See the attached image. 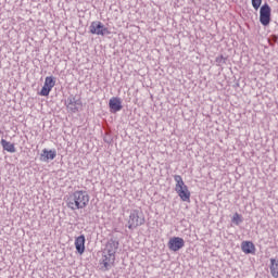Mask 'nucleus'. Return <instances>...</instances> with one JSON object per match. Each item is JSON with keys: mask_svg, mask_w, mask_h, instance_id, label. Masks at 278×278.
<instances>
[{"mask_svg": "<svg viewBox=\"0 0 278 278\" xmlns=\"http://www.w3.org/2000/svg\"><path fill=\"white\" fill-rule=\"evenodd\" d=\"M49 92H51V88L47 85H43L41 91H40V96L41 97H49Z\"/></svg>", "mask_w": 278, "mask_h": 278, "instance_id": "nucleus-16", "label": "nucleus"}, {"mask_svg": "<svg viewBox=\"0 0 278 278\" xmlns=\"http://www.w3.org/2000/svg\"><path fill=\"white\" fill-rule=\"evenodd\" d=\"M90 34H96L97 36H108L110 30L101 22H92L90 25Z\"/></svg>", "mask_w": 278, "mask_h": 278, "instance_id": "nucleus-5", "label": "nucleus"}, {"mask_svg": "<svg viewBox=\"0 0 278 278\" xmlns=\"http://www.w3.org/2000/svg\"><path fill=\"white\" fill-rule=\"evenodd\" d=\"M65 104H66L67 110H68L70 112H73L74 114H75V112H79V106L81 105V104L79 103V101H77V100L75 99V97H73V96H71V97L67 98Z\"/></svg>", "mask_w": 278, "mask_h": 278, "instance_id": "nucleus-7", "label": "nucleus"}, {"mask_svg": "<svg viewBox=\"0 0 278 278\" xmlns=\"http://www.w3.org/2000/svg\"><path fill=\"white\" fill-rule=\"evenodd\" d=\"M115 260L116 255L103 254L102 264L105 270H110V268H112V264H114Z\"/></svg>", "mask_w": 278, "mask_h": 278, "instance_id": "nucleus-11", "label": "nucleus"}, {"mask_svg": "<svg viewBox=\"0 0 278 278\" xmlns=\"http://www.w3.org/2000/svg\"><path fill=\"white\" fill-rule=\"evenodd\" d=\"M1 144L4 151H8L9 153H16V148L14 147V143H11L10 141L2 139Z\"/></svg>", "mask_w": 278, "mask_h": 278, "instance_id": "nucleus-14", "label": "nucleus"}, {"mask_svg": "<svg viewBox=\"0 0 278 278\" xmlns=\"http://www.w3.org/2000/svg\"><path fill=\"white\" fill-rule=\"evenodd\" d=\"M174 179L176 181L175 190L180 197L181 201L189 202L190 201V190H188V186H186V182H184V178L181 176L176 175L174 176Z\"/></svg>", "mask_w": 278, "mask_h": 278, "instance_id": "nucleus-2", "label": "nucleus"}, {"mask_svg": "<svg viewBox=\"0 0 278 278\" xmlns=\"http://www.w3.org/2000/svg\"><path fill=\"white\" fill-rule=\"evenodd\" d=\"M118 250V242L115 240L108 241L103 254L108 255H116V251Z\"/></svg>", "mask_w": 278, "mask_h": 278, "instance_id": "nucleus-8", "label": "nucleus"}, {"mask_svg": "<svg viewBox=\"0 0 278 278\" xmlns=\"http://www.w3.org/2000/svg\"><path fill=\"white\" fill-rule=\"evenodd\" d=\"M45 85L49 86L50 89L52 90L53 87L55 86V80H53V77H46Z\"/></svg>", "mask_w": 278, "mask_h": 278, "instance_id": "nucleus-17", "label": "nucleus"}, {"mask_svg": "<svg viewBox=\"0 0 278 278\" xmlns=\"http://www.w3.org/2000/svg\"><path fill=\"white\" fill-rule=\"evenodd\" d=\"M271 40H273V42H278V36L277 35H273L271 36Z\"/></svg>", "mask_w": 278, "mask_h": 278, "instance_id": "nucleus-20", "label": "nucleus"}, {"mask_svg": "<svg viewBox=\"0 0 278 278\" xmlns=\"http://www.w3.org/2000/svg\"><path fill=\"white\" fill-rule=\"evenodd\" d=\"M67 207L70 210H84L90 203V195L86 191H75L67 198Z\"/></svg>", "mask_w": 278, "mask_h": 278, "instance_id": "nucleus-1", "label": "nucleus"}, {"mask_svg": "<svg viewBox=\"0 0 278 278\" xmlns=\"http://www.w3.org/2000/svg\"><path fill=\"white\" fill-rule=\"evenodd\" d=\"M243 253L251 254L255 251V245L251 241H243L241 244Z\"/></svg>", "mask_w": 278, "mask_h": 278, "instance_id": "nucleus-13", "label": "nucleus"}, {"mask_svg": "<svg viewBox=\"0 0 278 278\" xmlns=\"http://www.w3.org/2000/svg\"><path fill=\"white\" fill-rule=\"evenodd\" d=\"M75 248L80 255L84 254V251H86V237L84 235L76 238Z\"/></svg>", "mask_w": 278, "mask_h": 278, "instance_id": "nucleus-10", "label": "nucleus"}, {"mask_svg": "<svg viewBox=\"0 0 278 278\" xmlns=\"http://www.w3.org/2000/svg\"><path fill=\"white\" fill-rule=\"evenodd\" d=\"M260 23L264 25V27H268V25H270V5H268V3L261 7Z\"/></svg>", "mask_w": 278, "mask_h": 278, "instance_id": "nucleus-4", "label": "nucleus"}, {"mask_svg": "<svg viewBox=\"0 0 278 278\" xmlns=\"http://www.w3.org/2000/svg\"><path fill=\"white\" fill-rule=\"evenodd\" d=\"M270 273L273 277L278 278V261L275 258H270Z\"/></svg>", "mask_w": 278, "mask_h": 278, "instance_id": "nucleus-15", "label": "nucleus"}, {"mask_svg": "<svg viewBox=\"0 0 278 278\" xmlns=\"http://www.w3.org/2000/svg\"><path fill=\"white\" fill-rule=\"evenodd\" d=\"M109 108L111 110V112L114 114L116 112H121V110H123V104L121 102L119 98H112L109 101Z\"/></svg>", "mask_w": 278, "mask_h": 278, "instance_id": "nucleus-9", "label": "nucleus"}, {"mask_svg": "<svg viewBox=\"0 0 278 278\" xmlns=\"http://www.w3.org/2000/svg\"><path fill=\"white\" fill-rule=\"evenodd\" d=\"M56 155L58 153L55 152V150L43 149L41 153V161L49 162V160H55Z\"/></svg>", "mask_w": 278, "mask_h": 278, "instance_id": "nucleus-12", "label": "nucleus"}, {"mask_svg": "<svg viewBox=\"0 0 278 278\" xmlns=\"http://www.w3.org/2000/svg\"><path fill=\"white\" fill-rule=\"evenodd\" d=\"M185 245H186V241H184V239L180 237H173L172 239H169L167 243L169 251H174V252H177L180 249H184Z\"/></svg>", "mask_w": 278, "mask_h": 278, "instance_id": "nucleus-6", "label": "nucleus"}, {"mask_svg": "<svg viewBox=\"0 0 278 278\" xmlns=\"http://www.w3.org/2000/svg\"><path fill=\"white\" fill-rule=\"evenodd\" d=\"M252 5L254 10H260V5H262V0H252Z\"/></svg>", "mask_w": 278, "mask_h": 278, "instance_id": "nucleus-18", "label": "nucleus"}, {"mask_svg": "<svg viewBox=\"0 0 278 278\" xmlns=\"http://www.w3.org/2000/svg\"><path fill=\"white\" fill-rule=\"evenodd\" d=\"M144 225V215L138 210L131 211L128 219V229H136Z\"/></svg>", "mask_w": 278, "mask_h": 278, "instance_id": "nucleus-3", "label": "nucleus"}, {"mask_svg": "<svg viewBox=\"0 0 278 278\" xmlns=\"http://www.w3.org/2000/svg\"><path fill=\"white\" fill-rule=\"evenodd\" d=\"M233 223H236V225H240V223H242V220L240 219V214L236 213L232 217Z\"/></svg>", "mask_w": 278, "mask_h": 278, "instance_id": "nucleus-19", "label": "nucleus"}]
</instances>
